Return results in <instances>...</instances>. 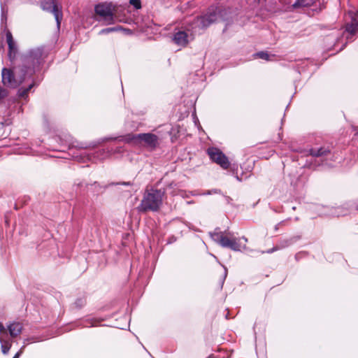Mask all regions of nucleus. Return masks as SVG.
Wrapping results in <instances>:
<instances>
[{
  "mask_svg": "<svg viewBox=\"0 0 358 358\" xmlns=\"http://www.w3.org/2000/svg\"><path fill=\"white\" fill-rule=\"evenodd\" d=\"M49 54L43 46L29 50L22 57V64L14 68V70L3 68L1 71L2 83L4 86L16 88L27 81H30L27 87H21L17 91L20 98L26 99L29 92L34 86L32 78L39 71Z\"/></svg>",
  "mask_w": 358,
  "mask_h": 358,
  "instance_id": "f257e3e1",
  "label": "nucleus"
},
{
  "mask_svg": "<svg viewBox=\"0 0 358 358\" xmlns=\"http://www.w3.org/2000/svg\"><path fill=\"white\" fill-rule=\"evenodd\" d=\"M209 235L213 241L221 245L222 248H230L234 251H241L246 249L245 244L242 245L241 240L245 243L248 242V238L245 236L237 238L234 233L224 231H222L220 228H216L213 231L210 232Z\"/></svg>",
  "mask_w": 358,
  "mask_h": 358,
  "instance_id": "f03ea898",
  "label": "nucleus"
},
{
  "mask_svg": "<svg viewBox=\"0 0 358 358\" xmlns=\"http://www.w3.org/2000/svg\"><path fill=\"white\" fill-rule=\"evenodd\" d=\"M165 196L164 189L151 188L146 189L140 205L138 206L139 212L157 211L163 202Z\"/></svg>",
  "mask_w": 358,
  "mask_h": 358,
  "instance_id": "7ed1b4c3",
  "label": "nucleus"
},
{
  "mask_svg": "<svg viewBox=\"0 0 358 358\" xmlns=\"http://www.w3.org/2000/svg\"><path fill=\"white\" fill-rule=\"evenodd\" d=\"M108 140H119L131 143L134 145H144L151 148H155L158 143V137L154 134L143 133L138 134H128L125 136L117 138H105L102 142Z\"/></svg>",
  "mask_w": 358,
  "mask_h": 358,
  "instance_id": "20e7f679",
  "label": "nucleus"
},
{
  "mask_svg": "<svg viewBox=\"0 0 358 358\" xmlns=\"http://www.w3.org/2000/svg\"><path fill=\"white\" fill-rule=\"evenodd\" d=\"M94 11L96 20L102 25L113 24L117 22H122L115 13L112 3H101L95 6Z\"/></svg>",
  "mask_w": 358,
  "mask_h": 358,
  "instance_id": "39448f33",
  "label": "nucleus"
},
{
  "mask_svg": "<svg viewBox=\"0 0 358 358\" xmlns=\"http://www.w3.org/2000/svg\"><path fill=\"white\" fill-rule=\"evenodd\" d=\"M220 15V9L217 7L210 6L206 13L194 20L192 29L194 32L198 29H206L215 22Z\"/></svg>",
  "mask_w": 358,
  "mask_h": 358,
  "instance_id": "423d86ee",
  "label": "nucleus"
},
{
  "mask_svg": "<svg viewBox=\"0 0 358 358\" xmlns=\"http://www.w3.org/2000/svg\"><path fill=\"white\" fill-rule=\"evenodd\" d=\"M113 152L112 148H107L106 149H101L93 153H87L85 151L81 152L74 156L75 159L79 162H87L96 161H103L110 157V153Z\"/></svg>",
  "mask_w": 358,
  "mask_h": 358,
  "instance_id": "0eeeda50",
  "label": "nucleus"
},
{
  "mask_svg": "<svg viewBox=\"0 0 358 358\" xmlns=\"http://www.w3.org/2000/svg\"><path fill=\"white\" fill-rule=\"evenodd\" d=\"M207 153L210 159L222 169H227L230 166V162L227 157L218 148L215 147L208 148Z\"/></svg>",
  "mask_w": 358,
  "mask_h": 358,
  "instance_id": "6e6552de",
  "label": "nucleus"
},
{
  "mask_svg": "<svg viewBox=\"0 0 358 358\" xmlns=\"http://www.w3.org/2000/svg\"><path fill=\"white\" fill-rule=\"evenodd\" d=\"M41 8L43 10L50 12L54 15L57 27H59L62 19V13L61 8L55 3V0H43L41 2Z\"/></svg>",
  "mask_w": 358,
  "mask_h": 358,
  "instance_id": "1a4fd4ad",
  "label": "nucleus"
},
{
  "mask_svg": "<svg viewBox=\"0 0 358 358\" xmlns=\"http://www.w3.org/2000/svg\"><path fill=\"white\" fill-rule=\"evenodd\" d=\"M310 155L316 158H320L321 164L323 166H331V163L327 159L331 157V152L329 147L314 148L309 150Z\"/></svg>",
  "mask_w": 358,
  "mask_h": 358,
  "instance_id": "9d476101",
  "label": "nucleus"
},
{
  "mask_svg": "<svg viewBox=\"0 0 358 358\" xmlns=\"http://www.w3.org/2000/svg\"><path fill=\"white\" fill-rule=\"evenodd\" d=\"M173 41L180 46H185L189 42V36L184 31H178L173 34Z\"/></svg>",
  "mask_w": 358,
  "mask_h": 358,
  "instance_id": "9b49d317",
  "label": "nucleus"
},
{
  "mask_svg": "<svg viewBox=\"0 0 358 358\" xmlns=\"http://www.w3.org/2000/svg\"><path fill=\"white\" fill-rule=\"evenodd\" d=\"M6 41L8 45V56L10 59L15 57L17 52V46L13 40L12 34L10 31H8L6 32Z\"/></svg>",
  "mask_w": 358,
  "mask_h": 358,
  "instance_id": "f8f14e48",
  "label": "nucleus"
},
{
  "mask_svg": "<svg viewBox=\"0 0 358 358\" xmlns=\"http://www.w3.org/2000/svg\"><path fill=\"white\" fill-rule=\"evenodd\" d=\"M300 238H301L300 236H293L289 238H280L277 243L278 248H280V250L286 248L292 245L296 241H298Z\"/></svg>",
  "mask_w": 358,
  "mask_h": 358,
  "instance_id": "ddd939ff",
  "label": "nucleus"
},
{
  "mask_svg": "<svg viewBox=\"0 0 358 358\" xmlns=\"http://www.w3.org/2000/svg\"><path fill=\"white\" fill-rule=\"evenodd\" d=\"M8 330L11 337H16L22 333L23 327L20 322H13L7 325Z\"/></svg>",
  "mask_w": 358,
  "mask_h": 358,
  "instance_id": "4468645a",
  "label": "nucleus"
},
{
  "mask_svg": "<svg viewBox=\"0 0 358 358\" xmlns=\"http://www.w3.org/2000/svg\"><path fill=\"white\" fill-rule=\"evenodd\" d=\"M345 32L350 35H355L358 32V17L357 13L352 17V22L347 24L345 27Z\"/></svg>",
  "mask_w": 358,
  "mask_h": 358,
  "instance_id": "2eb2a0df",
  "label": "nucleus"
},
{
  "mask_svg": "<svg viewBox=\"0 0 358 358\" xmlns=\"http://www.w3.org/2000/svg\"><path fill=\"white\" fill-rule=\"evenodd\" d=\"M0 343L1 344V348L3 354L6 355L8 353L10 348L11 343L8 341H3L2 337L0 336Z\"/></svg>",
  "mask_w": 358,
  "mask_h": 358,
  "instance_id": "dca6fc26",
  "label": "nucleus"
},
{
  "mask_svg": "<svg viewBox=\"0 0 358 358\" xmlns=\"http://www.w3.org/2000/svg\"><path fill=\"white\" fill-rule=\"evenodd\" d=\"M308 0H296L293 4V8H298L300 7H306L308 6Z\"/></svg>",
  "mask_w": 358,
  "mask_h": 358,
  "instance_id": "f3484780",
  "label": "nucleus"
},
{
  "mask_svg": "<svg viewBox=\"0 0 358 358\" xmlns=\"http://www.w3.org/2000/svg\"><path fill=\"white\" fill-rule=\"evenodd\" d=\"M255 56L257 57L258 58L264 59V60H269L270 59V55L266 52L261 51L259 52H257L254 55Z\"/></svg>",
  "mask_w": 358,
  "mask_h": 358,
  "instance_id": "a211bd4d",
  "label": "nucleus"
},
{
  "mask_svg": "<svg viewBox=\"0 0 358 358\" xmlns=\"http://www.w3.org/2000/svg\"><path fill=\"white\" fill-rule=\"evenodd\" d=\"M129 3L137 10L141 8V0H129Z\"/></svg>",
  "mask_w": 358,
  "mask_h": 358,
  "instance_id": "6ab92c4d",
  "label": "nucleus"
},
{
  "mask_svg": "<svg viewBox=\"0 0 358 358\" xmlns=\"http://www.w3.org/2000/svg\"><path fill=\"white\" fill-rule=\"evenodd\" d=\"M113 148V152L110 153V155H114L115 154H121L123 152V148L122 146H117L115 148L111 147Z\"/></svg>",
  "mask_w": 358,
  "mask_h": 358,
  "instance_id": "aec40b11",
  "label": "nucleus"
},
{
  "mask_svg": "<svg viewBox=\"0 0 358 358\" xmlns=\"http://www.w3.org/2000/svg\"><path fill=\"white\" fill-rule=\"evenodd\" d=\"M85 304V299H78L75 302V305L77 308H82Z\"/></svg>",
  "mask_w": 358,
  "mask_h": 358,
  "instance_id": "412c9836",
  "label": "nucleus"
},
{
  "mask_svg": "<svg viewBox=\"0 0 358 358\" xmlns=\"http://www.w3.org/2000/svg\"><path fill=\"white\" fill-rule=\"evenodd\" d=\"M8 95L7 90L0 87V100L4 99Z\"/></svg>",
  "mask_w": 358,
  "mask_h": 358,
  "instance_id": "4be33fe9",
  "label": "nucleus"
},
{
  "mask_svg": "<svg viewBox=\"0 0 358 358\" xmlns=\"http://www.w3.org/2000/svg\"><path fill=\"white\" fill-rule=\"evenodd\" d=\"M7 20V12L5 11L4 8L1 6V23H6Z\"/></svg>",
  "mask_w": 358,
  "mask_h": 358,
  "instance_id": "5701e85b",
  "label": "nucleus"
},
{
  "mask_svg": "<svg viewBox=\"0 0 358 358\" xmlns=\"http://www.w3.org/2000/svg\"><path fill=\"white\" fill-rule=\"evenodd\" d=\"M112 30H113V29H110V27L105 28V29H101V30L99 32V35L108 34L111 33V32H112Z\"/></svg>",
  "mask_w": 358,
  "mask_h": 358,
  "instance_id": "b1692460",
  "label": "nucleus"
},
{
  "mask_svg": "<svg viewBox=\"0 0 358 358\" xmlns=\"http://www.w3.org/2000/svg\"><path fill=\"white\" fill-rule=\"evenodd\" d=\"M99 143H100V142H98V143H92L89 144V145H81V147H80V148H83V149H87V148H95V147H96V146H97V145H98V144H99Z\"/></svg>",
  "mask_w": 358,
  "mask_h": 358,
  "instance_id": "393cba45",
  "label": "nucleus"
},
{
  "mask_svg": "<svg viewBox=\"0 0 358 358\" xmlns=\"http://www.w3.org/2000/svg\"><path fill=\"white\" fill-rule=\"evenodd\" d=\"M110 29H113L112 32L118 31L120 30H124L122 28V27H121V26H116V27H110Z\"/></svg>",
  "mask_w": 358,
  "mask_h": 358,
  "instance_id": "a878e982",
  "label": "nucleus"
},
{
  "mask_svg": "<svg viewBox=\"0 0 358 358\" xmlns=\"http://www.w3.org/2000/svg\"><path fill=\"white\" fill-rule=\"evenodd\" d=\"M280 250V248H278V243H276L275 246H274L273 248H271V249H270V250H267V252H267V253H272V252H275V251H277V250Z\"/></svg>",
  "mask_w": 358,
  "mask_h": 358,
  "instance_id": "bb28decb",
  "label": "nucleus"
},
{
  "mask_svg": "<svg viewBox=\"0 0 358 358\" xmlns=\"http://www.w3.org/2000/svg\"><path fill=\"white\" fill-rule=\"evenodd\" d=\"M345 37L348 41H352L354 40V36L355 35H350L347 32L345 31Z\"/></svg>",
  "mask_w": 358,
  "mask_h": 358,
  "instance_id": "cd10ccee",
  "label": "nucleus"
},
{
  "mask_svg": "<svg viewBox=\"0 0 358 358\" xmlns=\"http://www.w3.org/2000/svg\"><path fill=\"white\" fill-rule=\"evenodd\" d=\"M285 222H286V221H285V220H283V221H282V222H280L278 223V224L275 226V231H277V230L279 229L280 226H281V225L284 224Z\"/></svg>",
  "mask_w": 358,
  "mask_h": 358,
  "instance_id": "c85d7f7f",
  "label": "nucleus"
},
{
  "mask_svg": "<svg viewBox=\"0 0 358 358\" xmlns=\"http://www.w3.org/2000/svg\"><path fill=\"white\" fill-rule=\"evenodd\" d=\"M22 353V349L17 352L13 358H19L21 354Z\"/></svg>",
  "mask_w": 358,
  "mask_h": 358,
  "instance_id": "c756f323",
  "label": "nucleus"
},
{
  "mask_svg": "<svg viewBox=\"0 0 358 358\" xmlns=\"http://www.w3.org/2000/svg\"><path fill=\"white\" fill-rule=\"evenodd\" d=\"M317 0H308V5L307 7H309L314 4L316 2Z\"/></svg>",
  "mask_w": 358,
  "mask_h": 358,
  "instance_id": "7c9ffc66",
  "label": "nucleus"
},
{
  "mask_svg": "<svg viewBox=\"0 0 358 358\" xmlns=\"http://www.w3.org/2000/svg\"><path fill=\"white\" fill-rule=\"evenodd\" d=\"M6 330L4 326L3 325L2 323L0 322V333H3Z\"/></svg>",
  "mask_w": 358,
  "mask_h": 358,
  "instance_id": "2f4dec72",
  "label": "nucleus"
},
{
  "mask_svg": "<svg viewBox=\"0 0 358 358\" xmlns=\"http://www.w3.org/2000/svg\"><path fill=\"white\" fill-rule=\"evenodd\" d=\"M122 185H131V182H122Z\"/></svg>",
  "mask_w": 358,
  "mask_h": 358,
  "instance_id": "473e14b6",
  "label": "nucleus"
},
{
  "mask_svg": "<svg viewBox=\"0 0 358 358\" xmlns=\"http://www.w3.org/2000/svg\"><path fill=\"white\" fill-rule=\"evenodd\" d=\"M225 317H226L227 319H229V313L226 315Z\"/></svg>",
  "mask_w": 358,
  "mask_h": 358,
  "instance_id": "72a5a7b5",
  "label": "nucleus"
},
{
  "mask_svg": "<svg viewBox=\"0 0 358 358\" xmlns=\"http://www.w3.org/2000/svg\"><path fill=\"white\" fill-rule=\"evenodd\" d=\"M236 178H237V180H239V181H241V180L239 178V177H238V176H236Z\"/></svg>",
  "mask_w": 358,
  "mask_h": 358,
  "instance_id": "f704fd0d",
  "label": "nucleus"
},
{
  "mask_svg": "<svg viewBox=\"0 0 358 358\" xmlns=\"http://www.w3.org/2000/svg\"><path fill=\"white\" fill-rule=\"evenodd\" d=\"M90 326H94V324L92 322H90Z\"/></svg>",
  "mask_w": 358,
  "mask_h": 358,
  "instance_id": "c9c22d12",
  "label": "nucleus"
},
{
  "mask_svg": "<svg viewBox=\"0 0 358 358\" xmlns=\"http://www.w3.org/2000/svg\"><path fill=\"white\" fill-rule=\"evenodd\" d=\"M207 358H213V357H211V356H209V357H207Z\"/></svg>",
  "mask_w": 358,
  "mask_h": 358,
  "instance_id": "e433bc0d",
  "label": "nucleus"
},
{
  "mask_svg": "<svg viewBox=\"0 0 358 358\" xmlns=\"http://www.w3.org/2000/svg\"><path fill=\"white\" fill-rule=\"evenodd\" d=\"M357 17H358V13H357Z\"/></svg>",
  "mask_w": 358,
  "mask_h": 358,
  "instance_id": "4c0bfd02",
  "label": "nucleus"
}]
</instances>
